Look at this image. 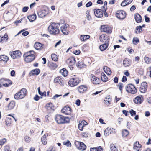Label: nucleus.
<instances>
[{"label": "nucleus", "instance_id": "obj_59", "mask_svg": "<svg viewBox=\"0 0 151 151\" xmlns=\"http://www.w3.org/2000/svg\"><path fill=\"white\" fill-rule=\"evenodd\" d=\"M92 4V3L91 1H89L86 4V6L87 7H88L91 6Z\"/></svg>", "mask_w": 151, "mask_h": 151}, {"label": "nucleus", "instance_id": "obj_58", "mask_svg": "<svg viewBox=\"0 0 151 151\" xmlns=\"http://www.w3.org/2000/svg\"><path fill=\"white\" fill-rule=\"evenodd\" d=\"M80 123L81 124H82V125L84 127V126L87 125L88 124L84 120L82 121Z\"/></svg>", "mask_w": 151, "mask_h": 151}, {"label": "nucleus", "instance_id": "obj_25", "mask_svg": "<svg viewBox=\"0 0 151 151\" xmlns=\"http://www.w3.org/2000/svg\"><path fill=\"white\" fill-rule=\"evenodd\" d=\"M46 106L47 109L48 110H54L55 109V107L51 103L47 104H46Z\"/></svg>", "mask_w": 151, "mask_h": 151}, {"label": "nucleus", "instance_id": "obj_60", "mask_svg": "<svg viewBox=\"0 0 151 151\" xmlns=\"http://www.w3.org/2000/svg\"><path fill=\"white\" fill-rule=\"evenodd\" d=\"M28 7H24L22 9V11L24 12H26L28 10Z\"/></svg>", "mask_w": 151, "mask_h": 151}, {"label": "nucleus", "instance_id": "obj_41", "mask_svg": "<svg viewBox=\"0 0 151 151\" xmlns=\"http://www.w3.org/2000/svg\"><path fill=\"white\" fill-rule=\"evenodd\" d=\"M144 60L145 63L147 64H149L151 63V58H148L145 56L144 58Z\"/></svg>", "mask_w": 151, "mask_h": 151}, {"label": "nucleus", "instance_id": "obj_24", "mask_svg": "<svg viewBox=\"0 0 151 151\" xmlns=\"http://www.w3.org/2000/svg\"><path fill=\"white\" fill-rule=\"evenodd\" d=\"M34 47L37 50H41L43 48L44 45L38 42H36L34 45Z\"/></svg>", "mask_w": 151, "mask_h": 151}, {"label": "nucleus", "instance_id": "obj_1", "mask_svg": "<svg viewBox=\"0 0 151 151\" xmlns=\"http://www.w3.org/2000/svg\"><path fill=\"white\" fill-rule=\"evenodd\" d=\"M59 23L51 22L48 27V30L49 32L51 34H58L60 32L59 29Z\"/></svg>", "mask_w": 151, "mask_h": 151}, {"label": "nucleus", "instance_id": "obj_34", "mask_svg": "<svg viewBox=\"0 0 151 151\" xmlns=\"http://www.w3.org/2000/svg\"><path fill=\"white\" fill-rule=\"evenodd\" d=\"M60 73L64 77L66 76L68 73V71L65 68H63V69L61 70L60 71Z\"/></svg>", "mask_w": 151, "mask_h": 151}, {"label": "nucleus", "instance_id": "obj_37", "mask_svg": "<svg viewBox=\"0 0 151 151\" xmlns=\"http://www.w3.org/2000/svg\"><path fill=\"white\" fill-rule=\"evenodd\" d=\"M28 18L30 22H32L35 20L36 18V16L35 14H33L29 16Z\"/></svg>", "mask_w": 151, "mask_h": 151}, {"label": "nucleus", "instance_id": "obj_28", "mask_svg": "<svg viewBox=\"0 0 151 151\" xmlns=\"http://www.w3.org/2000/svg\"><path fill=\"white\" fill-rule=\"evenodd\" d=\"M90 36L87 35H81L80 36V39L81 41H84L87 39L90 38Z\"/></svg>", "mask_w": 151, "mask_h": 151}, {"label": "nucleus", "instance_id": "obj_15", "mask_svg": "<svg viewBox=\"0 0 151 151\" xmlns=\"http://www.w3.org/2000/svg\"><path fill=\"white\" fill-rule=\"evenodd\" d=\"M94 13L97 17L101 18L103 16V11L99 9H94Z\"/></svg>", "mask_w": 151, "mask_h": 151}, {"label": "nucleus", "instance_id": "obj_9", "mask_svg": "<svg viewBox=\"0 0 151 151\" xmlns=\"http://www.w3.org/2000/svg\"><path fill=\"white\" fill-rule=\"evenodd\" d=\"M116 16L119 19H123L126 17L125 12L122 10L118 11L116 14Z\"/></svg>", "mask_w": 151, "mask_h": 151}, {"label": "nucleus", "instance_id": "obj_8", "mask_svg": "<svg viewBox=\"0 0 151 151\" xmlns=\"http://www.w3.org/2000/svg\"><path fill=\"white\" fill-rule=\"evenodd\" d=\"M77 148L81 151H83L86 148V146L82 142L77 141L75 143Z\"/></svg>", "mask_w": 151, "mask_h": 151}, {"label": "nucleus", "instance_id": "obj_11", "mask_svg": "<svg viewBox=\"0 0 151 151\" xmlns=\"http://www.w3.org/2000/svg\"><path fill=\"white\" fill-rule=\"evenodd\" d=\"M68 26V24H65L61 26L60 30L64 34L67 35L69 34V31L67 29Z\"/></svg>", "mask_w": 151, "mask_h": 151}, {"label": "nucleus", "instance_id": "obj_61", "mask_svg": "<svg viewBox=\"0 0 151 151\" xmlns=\"http://www.w3.org/2000/svg\"><path fill=\"white\" fill-rule=\"evenodd\" d=\"M142 27L141 26H137L136 28V29L137 30H139V31L140 32L142 31Z\"/></svg>", "mask_w": 151, "mask_h": 151}, {"label": "nucleus", "instance_id": "obj_18", "mask_svg": "<svg viewBox=\"0 0 151 151\" xmlns=\"http://www.w3.org/2000/svg\"><path fill=\"white\" fill-rule=\"evenodd\" d=\"M109 42V40L107 39L105 43L101 45L99 47V49L101 51H103L105 50L108 46V43Z\"/></svg>", "mask_w": 151, "mask_h": 151}, {"label": "nucleus", "instance_id": "obj_13", "mask_svg": "<svg viewBox=\"0 0 151 151\" xmlns=\"http://www.w3.org/2000/svg\"><path fill=\"white\" fill-rule=\"evenodd\" d=\"M87 87L85 85H81L77 88V90L81 93H83L87 90Z\"/></svg>", "mask_w": 151, "mask_h": 151}, {"label": "nucleus", "instance_id": "obj_62", "mask_svg": "<svg viewBox=\"0 0 151 151\" xmlns=\"http://www.w3.org/2000/svg\"><path fill=\"white\" fill-rule=\"evenodd\" d=\"M122 112H123V114H124L126 116H127L128 114H129L128 112L126 110H123L122 111Z\"/></svg>", "mask_w": 151, "mask_h": 151}, {"label": "nucleus", "instance_id": "obj_21", "mask_svg": "<svg viewBox=\"0 0 151 151\" xmlns=\"http://www.w3.org/2000/svg\"><path fill=\"white\" fill-rule=\"evenodd\" d=\"M25 61L27 63H29L32 62L35 58V55H32L24 57Z\"/></svg>", "mask_w": 151, "mask_h": 151}, {"label": "nucleus", "instance_id": "obj_63", "mask_svg": "<svg viewBox=\"0 0 151 151\" xmlns=\"http://www.w3.org/2000/svg\"><path fill=\"white\" fill-rule=\"evenodd\" d=\"M34 99L36 101L38 100L39 99V97L37 95H36L34 98Z\"/></svg>", "mask_w": 151, "mask_h": 151}, {"label": "nucleus", "instance_id": "obj_26", "mask_svg": "<svg viewBox=\"0 0 151 151\" xmlns=\"http://www.w3.org/2000/svg\"><path fill=\"white\" fill-rule=\"evenodd\" d=\"M131 63V61L125 58L123 61V65L125 67H128L130 66Z\"/></svg>", "mask_w": 151, "mask_h": 151}, {"label": "nucleus", "instance_id": "obj_44", "mask_svg": "<svg viewBox=\"0 0 151 151\" xmlns=\"http://www.w3.org/2000/svg\"><path fill=\"white\" fill-rule=\"evenodd\" d=\"M122 136L125 137L127 136L129 134V132L127 130H122Z\"/></svg>", "mask_w": 151, "mask_h": 151}, {"label": "nucleus", "instance_id": "obj_51", "mask_svg": "<svg viewBox=\"0 0 151 151\" xmlns=\"http://www.w3.org/2000/svg\"><path fill=\"white\" fill-rule=\"evenodd\" d=\"M8 81L9 84H7L6 83H5L2 84V85H3V86L6 87H7L9 86V85H11L12 84V81H11L9 80H8Z\"/></svg>", "mask_w": 151, "mask_h": 151}, {"label": "nucleus", "instance_id": "obj_12", "mask_svg": "<svg viewBox=\"0 0 151 151\" xmlns=\"http://www.w3.org/2000/svg\"><path fill=\"white\" fill-rule=\"evenodd\" d=\"M102 31L107 33H111L112 32V28L111 27H108L107 25H102L101 27Z\"/></svg>", "mask_w": 151, "mask_h": 151}, {"label": "nucleus", "instance_id": "obj_10", "mask_svg": "<svg viewBox=\"0 0 151 151\" xmlns=\"http://www.w3.org/2000/svg\"><path fill=\"white\" fill-rule=\"evenodd\" d=\"M116 132V130L113 128L108 127L106 128L104 131V135L106 136H107L110 134L114 133Z\"/></svg>", "mask_w": 151, "mask_h": 151}, {"label": "nucleus", "instance_id": "obj_31", "mask_svg": "<svg viewBox=\"0 0 151 151\" xmlns=\"http://www.w3.org/2000/svg\"><path fill=\"white\" fill-rule=\"evenodd\" d=\"M103 69L107 75H110L111 73V71L110 69L107 66H104Z\"/></svg>", "mask_w": 151, "mask_h": 151}, {"label": "nucleus", "instance_id": "obj_4", "mask_svg": "<svg viewBox=\"0 0 151 151\" xmlns=\"http://www.w3.org/2000/svg\"><path fill=\"white\" fill-rule=\"evenodd\" d=\"M79 82V78L74 76L70 79L68 82V84L69 86L73 87L77 85Z\"/></svg>", "mask_w": 151, "mask_h": 151}, {"label": "nucleus", "instance_id": "obj_33", "mask_svg": "<svg viewBox=\"0 0 151 151\" xmlns=\"http://www.w3.org/2000/svg\"><path fill=\"white\" fill-rule=\"evenodd\" d=\"M15 102L14 101H12L10 102L8 106V109L11 110L13 109L15 106Z\"/></svg>", "mask_w": 151, "mask_h": 151}, {"label": "nucleus", "instance_id": "obj_47", "mask_svg": "<svg viewBox=\"0 0 151 151\" xmlns=\"http://www.w3.org/2000/svg\"><path fill=\"white\" fill-rule=\"evenodd\" d=\"M51 58L52 60L56 61H57L58 58L57 57V55L55 54H52L51 55Z\"/></svg>", "mask_w": 151, "mask_h": 151}, {"label": "nucleus", "instance_id": "obj_38", "mask_svg": "<svg viewBox=\"0 0 151 151\" xmlns=\"http://www.w3.org/2000/svg\"><path fill=\"white\" fill-rule=\"evenodd\" d=\"M77 66L80 68H83L86 66V65L83 63L81 61H79L78 62Z\"/></svg>", "mask_w": 151, "mask_h": 151}, {"label": "nucleus", "instance_id": "obj_55", "mask_svg": "<svg viewBox=\"0 0 151 151\" xmlns=\"http://www.w3.org/2000/svg\"><path fill=\"white\" fill-rule=\"evenodd\" d=\"M78 127L79 129L80 130L82 131L84 126H83L82 125V124H81V123H80L78 125Z\"/></svg>", "mask_w": 151, "mask_h": 151}, {"label": "nucleus", "instance_id": "obj_42", "mask_svg": "<svg viewBox=\"0 0 151 151\" xmlns=\"http://www.w3.org/2000/svg\"><path fill=\"white\" fill-rule=\"evenodd\" d=\"M34 52L33 51H30L24 53V57L30 56V55H34Z\"/></svg>", "mask_w": 151, "mask_h": 151}, {"label": "nucleus", "instance_id": "obj_36", "mask_svg": "<svg viewBox=\"0 0 151 151\" xmlns=\"http://www.w3.org/2000/svg\"><path fill=\"white\" fill-rule=\"evenodd\" d=\"M101 78L102 81L106 82L108 81V78L105 74L102 73L101 74Z\"/></svg>", "mask_w": 151, "mask_h": 151}, {"label": "nucleus", "instance_id": "obj_50", "mask_svg": "<svg viewBox=\"0 0 151 151\" xmlns=\"http://www.w3.org/2000/svg\"><path fill=\"white\" fill-rule=\"evenodd\" d=\"M139 39L137 37L134 38L133 40V43L135 45H137V43L139 42Z\"/></svg>", "mask_w": 151, "mask_h": 151}, {"label": "nucleus", "instance_id": "obj_48", "mask_svg": "<svg viewBox=\"0 0 151 151\" xmlns=\"http://www.w3.org/2000/svg\"><path fill=\"white\" fill-rule=\"evenodd\" d=\"M99 38L101 42H104V40L106 39V37L105 35L103 34L100 36Z\"/></svg>", "mask_w": 151, "mask_h": 151}, {"label": "nucleus", "instance_id": "obj_7", "mask_svg": "<svg viewBox=\"0 0 151 151\" xmlns=\"http://www.w3.org/2000/svg\"><path fill=\"white\" fill-rule=\"evenodd\" d=\"M66 62L67 64L68 65L70 69L72 70L73 68V66L76 63L75 58L73 57H70L66 60Z\"/></svg>", "mask_w": 151, "mask_h": 151}, {"label": "nucleus", "instance_id": "obj_27", "mask_svg": "<svg viewBox=\"0 0 151 151\" xmlns=\"http://www.w3.org/2000/svg\"><path fill=\"white\" fill-rule=\"evenodd\" d=\"M135 19L137 23H140L142 22L141 16L138 13L136 14L134 16Z\"/></svg>", "mask_w": 151, "mask_h": 151}, {"label": "nucleus", "instance_id": "obj_29", "mask_svg": "<svg viewBox=\"0 0 151 151\" xmlns=\"http://www.w3.org/2000/svg\"><path fill=\"white\" fill-rule=\"evenodd\" d=\"M8 39V37L7 34L5 33L4 36L2 37L0 40V43H2L4 42V41H6Z\"/></svg>", "mask_w": 151, "mask_h": 151}, {"label": "nucleus", "instance_id": "obj_40", "mask_svg": "<svg viewBox=\"0 0 151 151\" xmlns=\"http://www.w3.org/2000/svg\"><path fill=\"white\" fill-rule=\"evenodd\" d=\"M6 124L7 126H9L12 122V120L10 118L7 117L6 119Z\"/></svg>", "mask_w": 151, "mask_h": 151}, {"label": "nucleus", "instance_id": "obj_16", "mask_svg": "<svg viewBox=\"0 0 151 151\" xmlns=\"http://www.w3.org/2000/svg\"><path fill=\"white\" fill-rule=\"evenodd\" d=\"M91 80L93 84H99L100 82L99 79L93 74L91 75Z\"/></svg>", "mask_w": 151, "mask_h": 151}, {"label": "nucleus", "instance_id": "obj_32", "mask_svg": "<svg viewBox=\"0 0 151 151\" xmlns=\"http://www.w3.org/2000/svg\"><path fill=\"white\" fill-rule=\"evenodd\" d=\"M47 136L48 134H45L41 138L42 142L44 145H45L47 144L46 137Z\"/></svg>", "mask_w": 151, "mask_h": 151}, {"label": "nucleus", "instance_id": "obj_30", "mask_svg": "<svg viewBox=\"0 0 151 151\" xmlns=\"http://www.w3.org/2000/svg\"><path fill=\"white\" fill-rule=\"evenodd\" d=\"M111 101V99L110 96H108L104 99V102L106 105L108 106L110 104Z\"/></svg>", "mask_w": 151, "mask_h": 151}, {"label": "nucleus", "instance_id": "obj_49", "mask_svg": "<svg viewBox=\"0 0 151 151\" xmlns=\"http://www.w3.org/2000/svg\"><path fill=\"white\" fill-rule=\"evenodd\" d=\"M24 140L27 143H29L31 141V138L28 136H26L24 138Z\"/></svg>", "mask_w": 151, "mask_h": 151}, {"label": "nucleus", "instance_id": "obj_56", "mask_svg": "<svg viewBox=\"0 0 151 151\" xmlns=\"http://www.w3.org/2000/svg\"><path fill=\"white\" fill-rule=\"evenodd\" d=\"M126 0H124L121 4V6H124L128 4H127L126 1Z\"/></svg>", "mask_w": 151, "mask_h": 151}, {"label": "nucleus", "instance_id": "obj_17", "mask_svg": "<svg viewBox=\"0 0 151 151\" xmlns=\"http://www.w3.org/2000/svg\"><path fill=\"white\" fill-rule=\"evenodd\" d=\"M62 113L66 115L70 114L71 112V108L69 106H65L61 110Z\"/></svg>", "mask_w": 151, "mask_h": 151}, {"label": "nucleus", "instance_id": "obj_14", "mask_svg": "<svg viewBox=\"0 0 151 151\" xmlns=\"http://www.w3.org/2000/svg\"><path fill=\"white\" fill-rule=\"evenodd\" d=\"M147 83L145 82H142L140 87L139 90L141 92L144 93L146 91L147 88Z\"/></svg>", "mask_w": 151, "mask_h": 151}, {"label": "nucleus", "instance_id": "obj_39", "mask_svg": "<svg viewBox=\"0 0 151 151\" xmlns=\"http://www.w3.org/2000/svg\"><path fill=\"white\" fill-rule=\"evenodd\" d=\"M40 72V70L38 69H36L32 70L31 71V73L33 75H38Z\"/></svg>", "mask_w": 151, "mask_h": 151}, {"label": "nucleus", "instance_id": "obj_23", "mask_svg": "<svg viewBox=\"0 0 151 151\" xmlns=\"http://www.w3.org/2000/svg\"><path fill=\"white\" fill-rule=\"evenodd\" d=\"M38 15L40 17L42 18L45 16L47 14V12L45 10L40 11L37 12Z\"/></svg>", "mask_w": 151, "mask_h": 151}, {"label": "nucleus", "instance_id": "obj_22", "mask_svg": "<svg viewBox=\"0 0 151 151\" xmlns=\"http://www.w3.org/2000/svg\"><path fill=\"white\" fill-rule=\"evenodd\" d=\"M141 145L138 141H136L134 145V149L137 151H140L141 150Z\"/></svg>", "mask_w": 151, "mask_h": 151}, {"label": "nucleus", "instance_id": "obj_57", "mask_svg": "<svg viewBox=\"0 0 151 151\" xmlns=\"http://www.w3.org/2000/svg\"><path fill=\"white\" fill-rule=\"evenodd\" d=\"M4 150V151H11V150H10V148L9 146L6 145L5 146Z\"/></svg>", "mask_w": 151, "mask_h": 151}, {"label": "nucleus", "instance_id": "obj_46", "mask_svg": "<svg viewBox=\"0 0 151 151\" xmlns=\"http://www.w3.org/2000/svg\"><path fill=\"white\" fill-rule=\"evenodd\" d=\"M111 151H118L116 146L113 144L111 145H110Z\"/></svg>", "mask_w": 151, "mask_h": 151}, {"label": "nucleus", "instance_id": "obj_19", "mask_svg": "<svg viewBox=\"0 0 151 151\" xmlns=\"http://www.w3.org/2000/svg\"><path fill=\"white\" fill-rule=\"evenodd\" d=\"M143 98L141 96H138L134 100V103L136 104H140L143 101Z\"/></svg>", "mask_w": 151, "mask_h": 151}, {"label": "nucleus", "instance_id": "obj_45", "mask_svg": "<svg viewBox=\"0 0 151 151\" xmlns=\"http://www.w3.org/2000/svg\"><path fill=\"white\" fill-rule=\"evenodd\" d=\"M63 144L68 147H70L71 146V143L68 140H67V141L63 142Z\"/></svg>", "mask_w": 151, "mask_h": 151}, {"label": "nucleus", "instance_id": "obj_6", "mask_svg": "<svg viewBox=\"0 0 151 151\" xmlns=\"http://www.w3.org/2000/svg\"><path fill=\"white\" fill-rule=\"evenodd\" d=\"M11 57L13 59H19L22 55L21 52L19 50L12 51L9 52Z\"/></svg>", "mask_w": 151, "mask_h": 151}, {"label": "nucleus", "instance_id": "obj_64", "mask_svg": "<svg viewBox=\"0 0 151 151\" xmlns=\"http://www.w3.org/2000/svg\"><path fill=\"white\" fill-rule=\"evenodd\" d=\"M73 53L76 55H78L80 53V51L79 50H74L73 52Z\"/></svg>", "mask_w": 151, "mask_h": 151}, {"label": "nucleus", "instance_id": "obj_20", "mask_svg": "<svg viewBox=\"0 0 151 151\" xmlns=\"http://www.w3.org/2000/svg\"><path fill=\"white\" fill-rule=\"evenodd\" d=\"M54 82L55 83H58L61 86H63L64 85V82L63 79L60 77H57L54 79Z\"/></svg>", "mask_w": 151, "mask_h": 151}, {"label": "nucleus", "instance_id": "obj_5", "mask_svg": "<svg viewBox=\"0 0 151 151\" xmlns=\"http://www.w3.org/2000/svg\"><path fill=\"white\" fill-rule=\"evenodd\" d=\"M126 89L128 92L132 94H135L137 92V89L135 87L131 84L127 85L126 87Z\"/></svg>", "mask_w": 151, "mask_h": 151}, {"label": "nucleus", "instance_id": "obj_35", "mask_svg": "<svg viewBox=\"0 0 151 151\" xmlns=\"http://www.w3.org/2000/svg\"><path fill=\"white\" fill-rule=\"evenodd\" d=\"M90 151H103V149L101 147L99 146L90 149Z\"/></svg>", "mask_w": 151, "mask_h": 151}, {"label": "nucleus", "instance_id": "obj_3", "mask_svg": "<svg viewBox=\"0 0 151 151\" xmlns=\"http://www.w3.org/2000/svg\"><path fill=\"white\" fill-rule=\"evenodd\" d=\"M27 93V89L25 88H22L14 95V98L16 99H21L24 98Z\"/></svg>", "mask_w": 151, "mask_h": 151}, {"label": "nucleus", "instance_id": "obj_52", "mask_svg": "<svg viewBox=\"0 0 151 151\" xmlns=\"http://www.w3.org/2000/svg\"><path fill=\"white\" fill-rule=\"evenodd\" d=\"M89 12L88 11H87L86 12V14H87L86 16V18L88 20H90L91 19V17L89 14Z\"/></svg>", "mask_w": 151, "mask_h": 151}, {"label": "nucleus", "instance_id": "obj_43", "mask_svg": "<svg viewBox=\"0 0 151 151\" xmlns=\"http://www.w3.org/2000/svg\"><path fill=\"white\" fill-rule=\"evenodd\" d=\"M1 57L2 58V61H3L6 63L9 60L8 57L5 55H1Z\"/></svg>", "mask_w": 151, "mask_h": 151}, {"label": "nucleus", "instance_id": "obj_54", "mask_svg": "<svg viewBox=\"0 0 151 151\" xmlns=\"http://www.w3.org/2000/svg\"><path fill=\"white\" fill-rule=\"evenodd\" d=\"M129 113L131 114V115L132 116L135 115L136 114V112L132 109H131L129 111Z\"/></svg>", "mask_w": 151, "mask_h": 151}, {"label": "nucleus", "instance_id": "obj_2", "mask_svg": "<svg viewBox=\"0 0 151 151\" xmlns=\"http://www.w3.org/2000/svg\"><path fill=\"white\" fill-rule=\"evenodd\" d=\"M55 119L57 122L59 124H62L69 122V118L68 117H64L62 115H56L55 116Z\"/></svg>", "mask_w": 151, "mask_h": 151}, {"label": "nucleus", "instance_id": "obj_53", "mask_svg": "<svg viewBox=\"0 0 151 151\" xmlns=\"http://www.w3.org/2000/svg\"><path fill=\"white\" fill-rule=\"evenodd\" d=\"M6 142V140L5 138H3L1 140H0V145H4Z\"/></svg>", "mask_w": 151, "mask_h": 151}]
</instances>
